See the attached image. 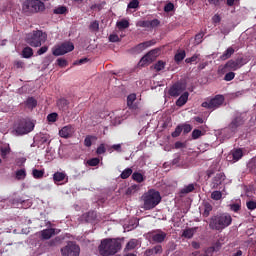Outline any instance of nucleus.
<instances>
[{
	"instance_id": "52",
	"label": "nucleus",
	"mask_w": 256,
	"mask_h": 256,
	"mask_svg": "<svg viewBox=\"0 0 256 256\" xmlns=\"http://www.w3.org/2000/svg\"><path fill=\"white\" fill-rule=\"evenodd\" d=\"M248 169H250V171H253L256 169V157L252 158L248 164H247Z\"/></svg>"
},
{
	"instance_id": "46",
	"label": "nucleus",
	"mask_w": 256,
	"mask_h": 256,
	"mask_svg": "<svg viewBox=\"0 0 256 256\" xmlns=\"http://www.w3.org/2000/svg\"><path fill=\"white\" fill-rule=\"evenodd\" d=\"M117 27L118 29H128L129 27V21L127 20H121L119 22H117Z\"/></svg>"
},
{
	"instance_id": "40",
	"label": "nucleus",
	"mask_w": 256,
	"mask_h": 256,
	"mask_svg": "<svg viewBox=\"0 0 256 256\" xmlns=\"http://www.w3.org/2000/svg\"><path fill=\"white\" fill-rule=\"evenodd\" d=\"M222 197L223 193L221 191L215 190L211 193V199H213V201H221Z\"/></svg>"
},
{
	"instance_id": "15",
	"label": "nucleus",
	"mask_w": 256,
	"mask_h": 256,
	"mask_svg": "<svg viewBox=\"0 0 256 256\" xmlns=\"http://www.w3.org/2000/svg\"><path fill=\"white\" fill-rule=\"evenodd\" d=\"M226 176L224 173H217L215 177L212 179L211 187L212 189H219L220 185H223V181H225Z\"/></svg>"
},
{
	"instance_id": "14",
	"label": "nucleus",
	"mask_w": 256,
	"mask_h": 256,
	"mask_svg": "<svg viewBox=\"0 0 256 256\" xmlns=\"http://www.w3.org/2000/svg\"><path fill=\"white\" fill-rule=\"evenodd\" d=\"M136 100H137V95H135V94L128 95L127 105L129 107V109H131L135 113V115H138L139 111H141V108H139L137 106V104H134Z\"/></svg>"
},
{
	"instance_id": "8",
	"label": "nucleus",
	"mask_w": 256,
	"mask_h": 256,
	"mask_svg": "<svg viewBox=\"0 0 256 256\" xmlns=\"http://www.w3.org/2000/svg\"><path fill=\"white\" fill-rule=\"evenodd\" d=\"M62 256H79L81 248L75 242H68L66 246L61 249Z\"/></svg>"
},
{
	"instance_id": "44",
	"label": "nucleus",
	"mask_w": 256,
	"mask_h": 256,
	"mask_svg": "<svg viewBox=\"0 0 256 256\" xmlns=\"http://www.w3.org/2000/svg\"><path fill=\"white\" fill-rule=\"evenodd\" d=\"M132 179H134V181H137V183H143L144 181L143 174L139 172L133 173Z\"/></svg>"
},
{
	"instance_id": "11",
	"label": "nucleus",
	"mask_w": 256,
	"mask_h": 256,
	"mask_svg": "<svg viewBox=\"0 0 256 256\" xmlns=\"http://www.w3.org/2000/svg\"><path fill=\"white\" fill-rule=\"evenodd\" d=\"M73 135H75V127L73 125H66L59 130V136L62 139H70Z\"/></svg>"
},
{
	"instance_id": "41",
	"label": "nucleus",
	"mask_w": 256,
	"mask_h": 256,
	"mask_svg": "<svg viewBox=\"0 0 256 256\" xmlns=\"http://www.w3.org/2000/svg\"><path fill=\"white\" fill-rule=\"evenodd\" d=\"M54 15H65L67 13V7L65 6H58L53 10Z\"/></svg>"
},
{
	"instance_id": "48",
	"label": "nucleus",
	"mask_w": 256,
	"mask_h": 256,
	"mask_svg": "<svg viewBox=\"0 0 256 256\" xmlns=\"http://www.w3.org/2000/svg\"><path fill=\"white\" fill-rule=\"evenodd\" d=\"M154 69L156 71H163V69H165V62L159 60L155 65H154Z\"/></svg>"
},
{
	"instance_id": "63",
	"label": "nucleus",
	"mask_w": 256,
	"mask_h": 256,
	"mask_svg": "<svg viewBox=\"0 0 256 256\" xmlns=\"http://www.w3.org/2000/svg\"><path fill=\"white\" fill-rule=\"evenodd\" d=\"M182 131H183V128H181V126H177L175 131L172 132V137H179Z\"/></svg>"
},
{
	"instance_id": "51",
	"label": "nucleus",
	"mask_w": 256,
	"mask_h": 256,
	"mask_svg": "<svg viewBox=\"0 0 256 256\" xmlns=\"http://www.w3.org/2000/svg\"><path fill=\"white\" fill-rule=\"evenodd\" d=\"M137 27H144L145 29H150V24H149V20H145V21H138L136 23Z\"/></svg>"
},
{
	"instance_id": "38",
	"label": "nucleus",
	"mask_w": 256,
	"mask_h": 256,
	"mask_svg": "<svg viewBox=\"0 0 256 256\" xmlns=\"http://www.w3.org/2000/svg\"><path fill=\"white\" fill-rule=\"evenodd\" d=\"M219 171V164L214 163L210 168L207 170V176L211 177L212 175H215V172Z\"/></svg>"
},
{
	"instance_id": "19",
	"label": "nucleus",
	"mask_w": 256,
	"mask_h": 256,
	"mask_svg": "<svg viewBox=\"0 0 256 256\" xmlns=\"http://www.w3.org/2000/svg\"><path fill=\"white\" fill-rule=\"evenodd\" d=\"M42 239L48 240L55 235V228L44 229L40 232Z\"/></svg>"
},
{
	"instance_id": "18",
	"label": "nucleus",
	"mask_w": 256,
	"mask_h": 256,
	"mask_svg": "<svg viewBox=\"0 0 256 256\" xmlns=\"http://www.w3.org/2000/svg\"><path fill=\"white\" fill-rule=\"evenodd\" d=\"M242 158H243V150L241 149L232 150V152L228 156V159H232V160H229V161H232V163H237V161H239Z\"/></svg>"
},
{
	"instance_id": "34",
	"label": "nucleus",
	"mask_w": 256,
	"mask_h": 256,
	"mask_svg": "<svg viewBox=\"0 0 256 256\" xmlns=\"http://www.w3.org/2000/svg\"><path fill=\"white\" fill-rule=\"evenodd\" d=\"M10 203L13 207L19 209V207H23V203H25V200L21 198H14L10 200Z\"/></svg>"
},
{
	"instance_id": "29",
	"label": "nucleus",
	"mask_w": 256,
	"mask_h": 256,
	"mask_svg": "<svg viewBox=\"0 0 256 256\" xmlns=\"http://www.w3.org/2000/svg\"><path fill=\"white\" fill-rule=\"evenodd\" d=\"M52 53L53 55H55V57H59L61 55H65L67 51H64L63 47L61 45H58L52 49Z\"/></svg>"
},
{
	"instance_id": "47",
	"label": "nucleus",
	"mask_w": 256,
	"mask_h": 256,
	"mask_svg": "<svg viewBox=\"0 0 256 256\" xmlns=\"http://www.w3.org/2000/svg\"><path fill=\"white\" fill-rule=\"evenodd\" d=\"M55 158V152H53V148H47L46 149V159L48 161H52V159Z\"/></svg>"
},
{
	"instance_id": "12",
	"label": "nucleus",
	"mask_w": 256,
	"mask_h": 256,
	"mask_svg": "<svg viewBox=\"0 0 256 256\" xmlns=\"http://www.w3.org/2000/svg\"><path fill=\"white\" fill-rule=\"evenodd\" d=\"M149 235L154 243H163V241L167 239V233L163 232L162 230L150 232Z\"/></svg>"
},
{
	"instance_id": "6",
	"label": "nucleus",
	"mask_w": 256,
	"mask_h": 256,
	"mask_svg": "<svg viewBox=\"0 0 256 256\" xmlns=\"http://www.w3.org/2000/svg\"><path fill=\"white\" fill-rule=\"evenodd\" d=\"M33 129H35V124L31 120L21 119L15 124L13 134L16 136L27 135V133H31Z\"/></svg>"
},
{
	"instance_id": "49",
	"label": "nucleus",
	"mask_w": 256,
	"mask_h": 256,
	"mask_svg": "<svg viewBox=\"0 0 256 256\" xmlns=\"http://www.w3.org/2000/svg\"><path fill=\"white\" fill-rule=\"evenodd\" d=\"M199 57V54H194L192 57L186 58L185 63H197V61H199Z\"/></svg>"
},
{
	"instance_id": "54",
	"label": "nucleus",
	"mask_w": 256,
	"mask_h": 256,
	"mask_svg": "<svg viewBox=\"0 0 256 256\" xmlns=\"http://www.w3.org/2000/svg\"><path fill=\"white\" fill-rule=\"evenodd\" d=\"M99 161V158H92L88 160L87 163L90 167H97V165H99Z\"/></svg>"
},
{
	"instance_id": "57",
	"label": "nucleus",
	"mask_w": 256,
	"mask_h": 256,
	"mask_svg": "<svg viewBox=\"0 0 256 256\" xmlns=\"http://www.w3.org/2000/svg\"><path fill=\"white\" fill-rule=\"evenodd\" d=\"M204 35L205 34L203 32L196 34V36H195L196 45H199L200 43H202Z\"/></svg>"
},
{
	"instance_id": "53",
	"label": "nucleus",
	"mask_w": 256,
	"mask_h": 256,
	"mask_svg": "<svg viewBox=\"0 0 256 256\" xmlns=\"http://www.w3.org/2000/svg\"><path fill=\"white\" fill-rule=\"evenodd\" d=\"M246 207L247 209H249L250 211H255L256 209V202L253 200L247 201L246 202Z\"/></svg>"
},
{
	"instance_id": "36",
	"label": "nucleus",
	"mask_w": 256,
	"mask_h": 256,
	"mask_svg": "<svg viewBox=\"0 0 256 256\" xmlns=\"http://www.w3.org/2000/svg\"><path fill=\"white\" fill-rule=\"evenodd\" d=\"M228 207L230 211H233L234 213H238L241 210V201L229 204Z\"/></svg>"
},
{
	"instance_id": "50",
	"label": "nucleus",
	"mask_w": 256,
	"mask_h": 256,
	"mask_svg": "<svg viewBox=\"0 0 256 256\" xmlns=\"http://www.w3.org/2000/svg\"><path fill=\"white\" fill-rule=\"evenodd\" d=\"M9 153H11V147L8 146H3L1 148V155L2 157H7V155H9Z\"/></svg>"
},
{
	"instance_id": "59",
	"label": "nucleus",
	"mask_w": 256,
	"mask_h": 256,
	"mask_svg": "<svg viewBox=\"0 0 256 256\" xmlns=\"http://www.w3.org/2000/svg\"><path fill=\"white\" fill-rule=\"evenodd\" d=\"M201 135H203V132L199 129H195L192 132V139H199V137H201Z\"/></svg>"
},
{
	"instance_id": "3",
	"label": "nucleus",
	"mask_w": 256,
	"mask_h": 256,
	"mask_svg": "<svg viewBox=\"0 0 256 256\" xmlns=\"http://www.w3.org/2000/svg\"><path fill=\"white\" fill-rule=\"evenodd\" d=\"M232 221H233V218H231V215L229 214H221L218 216H213L210 220L209 227L210 229L221 231V229H225V227H229Z\"/></svg>"
},
{
	"instance_id": "13",
	"label": "nucleus",
	"mask_w": 256,
	"mask_h": 256,
	"mask_svg": "<svg viewBox=\"0 0 256 256\" xmlns=\"http://www.w3.org/2000/svg\"><path fill=\"white\" fill-rule=\"evenodd\" d=\"M153 45H155V42L153 40L146 41V42L140 43L137 46H135L134 48H132L130 50V52L134 53V54L143 53V51H145V49H147L149 47H153Z\"/></svg>"
},
{
	"instance_id": "4",
	"label": "nucleus",
	"mask_w": 256,
	"mask_h": 256,
	"mask_svg": "<svg viewBox=\"0 0 256 256\" xmlns=\"http://www.w3.org/2000/svg\"><path fill=\"white\" fill-rule=\"evenodd\" d=\"M25 41L30 47H41L47 41V34L41 30H36L28 33Z\"/></svg>"
},
{
	"instance_id": "16",
	"label": "nucleus",
	"mask_w": 256,
	"mask_h": 256,
	"mask_svg": "<svg viewBox=\"0 0 256 256\" xmlns=\"http://www.w3.org/2000/svg\"><path fill=\"white\" fill-rule=\"evenodd\" d=\"M159 50H151L149 53H147L142 59L140 60L141 65H145L146 63H151L155 59V57L158 55Z\"/></svg>"
},
{
	"instance_id": "64",
	"label": "nucleus",
	"mask_w": 256,
	"mask_h": 256,
	"mask_svg": "<svg viewBox=\"0 0 256 256\" xmlns=\"http://www.w3.org/2000/svg\"><path fill=\"white\" fill-rule=\"evenodd\" d=\"M57 65H58V67H67V60H65L63 58H58Z\"/></svg>"
},
{
	"instance_id": "24",
	"label": "nucleus",
	"mask_w": 256,
	"mask_h": 256,
	"mask_svg": "<svg viewBox=\"0 0 256 256\" xmlns=\"http://www.w3.org/2000/svg\"><path fill=\"white\" fill-rule=\"evenodd\" d=\"M57 107L60 111H67V109H69V101L65 98H61L57 101Z\"/></svg>"
},
{
	"instance_id": "27",
	"label": "nucleus",
	"mask_w": 256,
	"mask_h": 256,
	"mask_svg": "<svg viewBox=\"0 0 256 256\" xmlns=\"http://www.w3.org/2000/svg\"><path fill=\"white\" fill-rule=\"evenodd\" d=\"M235 53V49L233 47H229L226 49V51L220 56V59L222 61H227V59L231 58V55Z\"/></svg>"
},
{
	"instance_id": "37",
	"label": "nucleus",
	"mask_w": 256,
	"mask_h": 256,
	"mask_svg": "<svg viewBox=\"0 0 256 256\" xmlns=\"http://www.w3.org/2000/svg\"><path fill=\"white\" fill-rule=\"evenodd\" d=\"M32 175L34 179H43V176L45 175V170H38L34 168L32 170Z\"/></svg>"
},
{
	"instance_id": "31",
	"label": "nucleus",
	"mask_w": 256,
	"mask_h": 256,
	"mask_svg": "<svg viewBox=\"0 0 256 256\" xmlns=\"http://www.w3.org/2000/svg\"><path fill=\"white\" fill-rule=\"evenodd\" d=\"M25 105L28 109H35V107H37V100L33 97H29L26 100Z\"/></svg>"
},
{
	"instance_id": "1",
	"label": "nucleus",
	"mask_w": 256,
	"mask_h": 256,
	"mask_svg": "<svg viewBox=\"0 0 256 256\" xmlns=\"http://www.w3.org/2000/svg\"><path fill=\"white\" fill-rule=\"evenodd\" d=\"M98 249L102 256L115 255L121 251V241L115 238H106L101 241Z\"/></svg>"
},
{
	"instance_id": "32",
	"label": "nucleus",
	"mask_w": 256,
	"mask_h": 256,
	"mask_svg": "<svg viewBox=\"0 0 256 256\" xmlns=\"http://www.w3.org/2000/svg\"><path fill=\"white\" fill-rule=\"evenodd\" d=\"M186 55L187 54L185 53V50L178 51L174 56V61L176 63H181V61H183V59H185Z\"/></svg>"
},
{
	"instance_id": "61",
	"label": "nucleus",
	"mask_w": 256,
	"mask_h": 256,
	"mask_svg": "<svg viewBox=\"0 0 256 256\" xmlns=\"http://www.w3.org/2000/svg\"><path fill=\"white\" fill-rule=\"evenodd\" d=\"M137 7H139V0H132L128 4V9H137Z\"/></svg>"
},
{
	"instance_id": "23",
	"label": "nucleus",
	"mask_w": 256,
	"mask_h": 256,
	"mask_svg": "<svg viewBox=\"0 0 256 256\" xmlns=\"http://www.w3.org/2000/svg\"><path fill=\"white\" fill-rule=\"evenodd\" d=\"M67 179V174L65 172H55L53 174L54 183H61V181H65Z\"/></svg>"
},
{
	"instance_id": "30",
	"label": "nucleus",
	"mask_w": 256,
	"mask_h": 256,
	"mask_svg": "<svg viewBox=\"0 0 256 256\" xmlns=\"http://www.w3.org/2000/svg\"><path fill=\"white\" fill-rule=\"evenodd\" d=\"M22 57L24 59H31L33 57V49L31 47H25L22 50Z\"/></svg>"
},
{
	"instance_id": "28",
	"label": "nucleus",
	"mask_w": 256,
	"mask_h": 256,
	"mask_svg": "<svg viewBox=\"0 0 256 256\" xmlns=\"http://www.w3.org/2000/svg\"><path fill=\"white\" fill-rule=\"evenodd\" d=\"M139 189H141V185L133 184L127 188L126 195H135V193H137V191H139Z\"/></svg>"
},
{
	"instance_id": "26",
	"label": "nucleus",
	"mask_w": 256,
	"mask_h": 256,
	"mask_svg": "<svg viewBox=\"0 0 256 256\" xmlns=\"http://www.w3.org/2000/svg\"><path fill=\"white\" fill-rule=\"evenodd\" d=\"M38 141L39 147H45L46 145H49L51 143V140H49V136L47 135H40Z\"/></svg>"
},
{
	"instance_id": "20",
	"label": "nucleus",
	"mask_w": 256,
	"mask_h": 256,
	"mask_svg": "<svg viewBox=\"0 0 256 256\" xmlns=\"http://www.w3.org/2000/svg\"><path fill=\"white\" fill-rule=\"evenodd\" d=\"M180 95L181 96L176 101L177 107H183V105H185L189 100V92H184Z\"/></svg>"
},
{
	"instance_id": "5",
	"label": "nucleus",
	"mask_w": 256,
	"mask_h": 256,
	"mask_svg": "<svg viewBox=\"0 0 256 256\" xmlns=\"http://www.w3.org/2000/svg\"><path fill=\"white\" fill-rule=\"evenodd\" d=\"M22 11L26 15H31L32 13H43L45 11V3L40 0H26L23 3Z\"/></svg>"
},
{
	"instance_id": "35",
	"label": "nucleus",
	"mask_w": 256,
	"mask_h": 256,
	"mask_svg": "<svg viewBox=\"0 0 256 256\" xmlns=\"http://www.w3.org/2000/svg\"><path fill=\"white\" fill-rule=\"evenodd\" d=\"M62 48V51H66V53H71L73 49H75V46L71 42H65L60 45Z\"/></svg>"
},
{
	"instance_id": "62",
	"label": "nucleus",
	"mask_w": 256,
	"mask_h": 256,
	"mask_svg": "<svg viewBox=\"0 0 256 256\" xmlns=\"http://www.w3.org/2000/svg\"><path fill=\"white\" fill-rule=\"evenodd\" d=\"M49 123H55L57 121V113H51L47 116Z\"/></svg>"
},
{
	"instance_id": "45",
	"label": "nucleus",
	"mask_w": 256,
	"mask_h": 256,
	"mask_svg": "<svg viewBox=\"0 0 256 256\" xmlns=\"http://www.w3.org/2000/svg\"><path fill=\"white\" fill-rule=\"evenodd\" d=\"M211 211H213V206H211V204L206 203L204 205V213L203 216L204 217H209V214L211 213Z\"/></svg>"
},
{
	"instance_id": "33",
	"label": "nucleus",
	"mask_w": 256,
	"mask_h": 256,
	"mask_svg": "<svg viewBox=\"0 0 256 256\" xmlns=\"http://www.w3.org/2000/svg\"><path fill=\"white\" fill-rule=\"evenodd\" d=\"M193 191H195V185L188 184L180 190V193H182L183 195H187V193H193Z\"/></svg>"
},
{
	"instance_id": "22",
	"label": "nucleus",
	"mask_w": 256,
	"mask_h": 256,
	"mask_svg": "<svg viewBox=\"0 0 256 256\" xmlns=\"http://www.w3.org/2000/svg\"><path fill=\"white\" fill-rule=\"evenodd\" d=\"M158 253H163V247L161 245H157L151 249H147L145 251L146 256H151V255H158Z\"/></svg>"
},
{
	"instance_id": "7",
	"label": "nucleus",
	"mask_w": 256,
	"mask_h": 256,
	"mask_svg": "<svg viewBox=\"0 0 256 256\" xmlns=\"http://www.w3.org/2000/svg\"><path fill=\"white\" fill-rule=\"evenodd\" d=\"M224 101L225 97H223V95H216L214 98L203 102L202 107L210 109V111H215V109H219V107L223 105Z\"/></svg>"
},
{
	"instance_id": "55",
	"label": "nucleus",
	"mask_w": 256,
	"mask_h": 256,
	"mask_svg": "<svg viewBox=\"0 0 256 256\" xmlns=\"http://www.w3.org/2000/svg\"><path fill=\"white\" fill-rule=\"evenodd\" d=\"M123 121V118L121 116H116L112 118L111 123L114 126L121 125V122Z\"/></svg>"
},
{
	"instance_id": "10",
	"label": "nucleus",
	"mask_w": 256,
	"mask_h": 256,
	"mask_svg": "<svg viewBox=\"0 0 256 256\" xmlns=\"http://www.w3.org/2000/svg\"><path fill=\"white\" fill-rule=\"evenodd\" d=\"M185 89H187V86H185V84L176 83L170 88L169 95L171 97H179V95H182V93H185Z\"/></svg>"
},
{
	"instance_id": "25",
	"label": "nucleus",
	"mask_w": 256,
	"mask_h": 256,
	"mask_svg": "<svg viewBox=\"0 0 256 256\" xmlns=\"http://www.w3.org/2000/svg\"><path fill=\"white\" fill-rule=\"evenodd\" d=\"M139 247V240L131 239L125 247V251H133V249H137Z\"/></svg>"
},
{
	"instance_id": "60",
	"label": "nucleus",
	"mask_w": 256,
	"mask_h": 256,
	"mask_svg": "<svg viewBox=\"0 0 256 256\" xmlns=\"http://www.w3.org/2000/svg\"><path fill=\"white\" fill-rule=\"evenodd\" d=\"M173 9H175V5L171 2L166 4L164 7L165 13H171V11H173Z\"/></svg>"
},
{
	"instance_id": "9",
	"label": "nucleus",
	"mask_w": 256,
	"mask_h": 256,
	"mask_svg": "<svg viewBox=\"0 0 256 256\" xmlns=\"http://www.w3.org/2000/svg\"><path fill=\"white\" fill-rule=\"evenodd\" d=\"M245 60L243 58H237L236 60H229L225 66L224 69H229L230 71H237L238 69H241L243 65H245Z\"/></svg>"
},
{
	"instance_id": "42",
	"label": "nucleus",
	"mask_w": 256,
	"mask_h": 256,
	"mask_svg": "<svg viewBox=\"0 0 256 256\" xmlns=\"http://www.w3.org/2000/svg\"><path fill=\"white\" fill-rule=\"evenodd\" d=\"M95 139H97V137L95 136H91V135L86 136V138L84 139L85 147H91V145H93V140Z\"/></svg>"
},
{
	"instance_id": "2",
	"label": "nucleus",
	"mask_w": 256,
	"mask_h": 256,
	"mask_svg": "<svg viewBox=\"0 0 256 256\" xmlns=\"http://www.w3.org/2000/svg\"><path fill=\"white\" fill-rule=\"evenodd\" d=\"M142 201L145 211H151V209H155V206L161 203V194L159 191L151 189L143 194Z\"/></svg>"
},
{
	"instance_id": "21",
	"label": "nucleus",
	"mask_w": 256,
	"mask_h": 256,
	"mask_svg": "<svg viewBox=\"0 0 256 256\" xmlns=\"http://www.w3.org/2000/svg\"><path fill=\"white\" fill-rule=\"evenodd\" d=\"M197 229H199V228L193 227V228L185 229L182 233V237H184L185 239H192L193 235H195L197 233Z\"/></svg>"
},
{
	"instance_id": "58",
	"label": "nucleus",
	"mask_w": 256,
	"mask_h": 256,
	"mask_svg": "<svg viewBox=\"0 0 256 256\" xmlns=\"http://www.w3.org/2000/svg\"><path fill=\"white\" fill-rule=\"evenodd\" d=\"M235 79L234 72H228L224 76V81H233Z\"/></svg>"
},
{
	"instance_id": "43",
	"label": "nucleus",
	"mask_w": 256,
	"mask_h": 256,
	"mask_svg": "<svg viewBox=\"0 0 256 256\" xmlns=\"http://www.w3.org/2000/svg\"><path fill=\"white\" fill-rule=\"evenodd\" d=\"M133 173L131 168H126L120 175L121 179H129Z\"/></svg>"
},
{
	"instance_id": "17",
	"label": "nucleus",
	"mask_w": 256,
	"mask_h": 256,
	"mask_svg": "<svg viewBox=\"0 0 256 256\" xmlns=\"http://www.w3.org/2000/svg\"><path fill=\"white\" fill-rule=\"evenodd\" d=\"M243 123H245V120H243L241 116H237L235 119H233L229 125L231 133H235V131H237V127H241Z\"/></svg>"
},
{
	"instance_id": "56",
	"label": "nucleus",
	"mask_w": 256,
	"mask_h": 256,
	"mask_svg": "<svg viewBox=\"0 0 256 256\" xmlns=\"http://www.w3.org/2000/svg\"><path fill=\"white\" fill-rule=\"evenodd\" d=\"M114 151H117V153H121V151H123L122 149H121V144H114V145H112L111 146V148L108 150L109 151V153H113V150Z\"/></svg>"
},
{
	"instance_id": "39",
	"label": "nucleus",
	"mask_w": 256,
	"mask_h": 256,
	"mask_svg": "<svg viewBox=\"0 0 256 256\" xmlns=\"http://www.w3.org/2000/svg\"><path fill=\"white\" fill-rule=\"evenodd\" d=\"M25 177H27V172L25 171V169H20L16 171V179H18V181H23Z\"/></svg>"
}]
</instances>
